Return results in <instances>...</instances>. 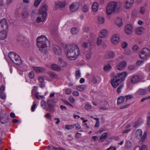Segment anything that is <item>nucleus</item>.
I'll use <instances>...</instances> for the list:
<instances>
[{
	"label": "nucleus",
	"instance_id": "nucleus-1",
	"mask_svg": "<svg viewBox=\"0 0 150 150\" xmlns=\"http://www.w3.org/2000/svg\"><path fill=\"white\" fill-rule=\"evenodd\" d=\"M68 49L66 51L67 57L70 60L76 59L80 54V51L78 45L75 44L68 45Z\"/></svg>",
	"mask_w": 150,
	"mask_h": 150
},
{
	"label": "nucleus",
	"instance_id": "nucleus-2",
	"mask_svg": "<svg viewBox=\"0 0 150 150\" xmlns=\"http://www.w3.org/2000/svg\"><path fill=\"white\" fill-rule=\"evenodd\" d=\"M37 45L39 50L43 53H46L50 45V42L46 37L42 35L37 38Z\"/></svg>",
	"mask_w": 150,
	"mask_h": 150
},
{
	"label": "nucleus",
	"instance_id": "nucleus-3",
	"mask_svg": "<svg viewBox=\"0 0 150 150\" xmlns=\"http://www.w3.org/2000/svg\"><path fill=\"white\" fill-rule=\"evenodd\" d=\"M127 74V73L125 71L119 73L117 75L112 74L111 76L113 78L111 79V83L113 87L116 88L122 81L125 80Z\"/></svg>",
	"mask_w": 150,
	"mask_h": 150
},
{
	"label": "nucleus",
	"instance_id": "nucleus-4",
	"mask_svg": "<svg viewBox=\"0 0 150 150\" xmlns=\"http://www.w3.org/2000/svg\"><path fill=\"white\" fill-rule=\"evenodd\" d=\"M121 6V4L120 3L112 2L109 3L106 7L107 14L109 15L113 13L115 11H120Z\"/></svg>",
	"mask_w": 150,
	"mask_h": 150
},
{
	"label": "nucleus",
	"instance_id": "nucleus-5",
	"mask_svg": "<svg viewBox=\"0 0 150 150\" xmlns=\"http://www.w3.org/2000/svg\"><path fill=\"white\" fill-rule=\"evenodd\" d=\"M8 27L5 19H2L0 22V40H3L6 38L7 32L6 30Z\"/></svg>",
	"mask_w": 150,
	"mask_h": 150
},
{
	"label": "nucleus",
	"instance_id": "nucleus-6",
	"mask_svg": "<svg viewBox=\"0 0 150 150\" xmlns=\"http://www.w3.org/2000/svg\"><path fill=\"white\" fill-rule=\"evenodd\" d=\"M8 57L15 64L20 65L22 61L20 57L13 52H11L9 53Z\"/></svg>",
	"mask_w": 150,
	"mask_h": 150
},
{
	"label": "nucleus",
	"instance_id": "nucleus-7",
	"mask_svg": "<svg viewBox=\"0 0 150 150\" xmlns=\"http://www.w3.org/2000/svg\"><path fill=\"white\" fill-rule=\"evenodd\" d=\"M140 57L144 60H146L150 57V50L146 47L144 48L139 54Z\"/></svg>",
	"mask_w": 150,
	"mask_h": 150
},
{
	"label": "nucleus",
	"instance_id": "nucleus-8",
	"mask_svg": "<svg viewBox=\"0 0 150 150\" xmlns=\"http://www.w3.org/2000/svg\"><path fill=\"white\" fill-rule=\"evenodd\" d=\"M8 115L4 110H3L0 114V121L3 124L8 123L9 121Z\"/></svg>",
	"mask_w": 150,
	"mask_h": 150
},
{
	"label": "nucleus",
	"instance_id": "nucleus-9",
	"mask_svg": "<svg viewBox=\"0 0 150 150\" xmlns=\"http://www.w3.org/2000/svg\"><path fill=\"white\" fill-rule=\"evenodd\" d=\"M51 102V100L47 101V107L46 109L47 111L53 112L55 111V109L54 108V105L50 103Z\"/></svg>",
	"mask_w": 150,
	"mask_h": 150
},
{
	"label": "nucleus",
	"instance_id": "nucleus-10",
	"mask_svg": "<svg viewBox=\"0 0 150 150\" xmlns=\"http://www.w3.org/2000/svg\"><path fill=\"white\" fill-rule=\"evenodd\" d=\"M126 33L128 35H130L133 32V28L131 24H129L126 25L125 28Z\"/></svg>",
	"mask_w": 150,
	"mask_h": 150
},
{
	"label": "nucleus",
	"instance_id": "nucleus-11",
	"mask_svg": "<svg viewBox=\"0 0 150 150\" xmlns=\"http://www.w3.org/2000/svg\"><path fill=\"white\" fill-rule=\"evenodd\" d=\"M79 7L78 3H73L70 5L69 7L70 11L72 12H74L77 10Z\"/></svg>",
	"mask_w": 150,
	"mask_h": 150
},
{
	"label": "nucleus",
	"instance_id": "nucleus-12",
	"mask_svg": "<svg viewBox=\"0 0 150 150\" xmlns=\"http://www.w3.org/2000/svg\"><path fill=\"white\" fill-rule=\"evenodd\" d=\"M53 51L54 53L57 55H60L62 54V50L59 46L54 45L53 47Z\"/></svg>",
	"mask_w": 150,
	"mask_h": 150
},
{
	"label": "nucleus",
	"instance_id": "nucleus-13",
	"mask_svg": "<svg viewBox=\"0 0 150 150\" xmlns=\"http://www.w3.org/2000/svg\"><path fill=\"white\" fill-rule=\"evenodd\" d=\"M127 63L125 61L121 62L117 66V69L119 70H121L123 69L126 66Z\"/></svg>",
	"mask_w": 150,
	"mask_h": 150
},
{
	"label": "nucleus",
	"instance_id": "nucleus-14",
	"mask_svg": "<svg viewBox=\"0 0 150 150\" xmlns=\"http://www.w3.org/2000/svg\"><path fill=\"white\" fill-rule=\"evenodd\" d=\"M120 40L119 37L117 34H114L112 37L111 38L112 42L114 44H118Z\"/></svg>",
	"mask_w": 150,
	"mask_h": 150
},
{
	"label": "nucleus",
	"instance_id": "nucleus-15",
	"mask_svg": "<svg viewBox=\"0 0 150 150\" xmlns=\"http://www.w3.org/2000/svg\"><path fill=\"white\" fill-rule=\"evenodd\" d=\"M47 6L46 4L44 5L40 9L39 12L40 14L43 15L45 14L46 16L47 14L46 11L47 10Z\"/></svg>",
	"mask_w": 150,
	"mask_h": 150
},
{
	"label": "nucleus",
	"instance_id": "nucleus-16",
	"mask_svg": "<svg viewBox=\"0 0 150 150\" xmlns=\"http://www.w3.org/2000/svg\"><path fill=\"white\" fill-rule=\"evenodd\" d=\"M115 56V54L112 51L107 52L105 54L104 57L106 59L113 58Z\"/></svg>",
	"mask_w": 150,
	"mask_h": 150
},
{
	"label": "nucleus",
	"instance_id": "nucleus-17",
	"mask_svg": "<svg viewBox=\"0 0 150 150\" xmlns=\"http://www.w3.org/2000/svg\"><path fill=\"white\" fill-rule=\"evenodd\" d=\"M140 79L139 76L137 75H134L132 76L131 79V82L133 83H136L138 82Z\"/></svg>",
	"mask_w": 150,
	"mask_h": 150
},
{
	"label": "nucleus",
	"instance_id": "nucleus-18",
	"mask_svg": "<svg viewBox=\"0 0 150 150\" xmlns=\"http://www.w3.org/2000/svg\"><path fill=\"white\" fill-rule=\"evenodd\" d=\"M134 3V0H127L125 6L127 8H129Z\"/></svg>",
	"mask_w": 150,
	"mask_h": 150
},
{
	"label": "nucleus",
	"instance_id": "nucleus-19",
	"mask_svg": "<svg viewBox=\"0 0 150 150\" xmlns=\"http://www.w3.org/2000/svg\"><path fill=\"white\" fill-rule=\"evenodd\" d=\"M144 29V28L142 27H137L135 29V33L137 35H140L142 34Z\"/></svg>",
	"mask_w": 150,
	"mask_h": 150
},
{
	"label": "nucleus",
	"instance_id": "nucleus-20",
	"mask_svg": "<svg viewBox=\"0 0 150 150\" xmlns=\"http://www.w3.org/2000/svg\"><path fill=\"white\" fill-rule=\"evenodd\" d=\"M142 134V130L140 129H137L136 132L135 133V137L137 139H139L141 137Z\"/></svg>",
	"mask_w": 150,
	"mask_h": 150
},
{
	"label": "nucleus",
	"instance_id": "nucleus-21",
	"mask_svg": "<svg viewBox=\"0 0 150 150\" xmlns=\"http://www.w3.org/2000/svg\"><path fill=\"white\" fill-rule=\"evenodd\" d=\"M58 64L59 66L62 67H65L67 66L66 62L64 61L63 59L61 58H59Z\"/></svg>",
	"mask_w": 150,
	"mask_h": 150
},
{
	"label": "nucleus",
	"instance_id": "nucleus-22",
	"mask_svg": "<svg viewBox=\"0 0 150 150\" xmlns=\"http://www.w3.org/2000/svg\"><path fill=\"white\" fill-rule=\"evenodd\" d=\"M107 133L105 132L103 133L102 135L100 137V139L99 140V142H104L107 137Z\"/></svg>",
	"mask_w": 150,
	"mask_h": 150
},
{
	"label": "nucleus",
	"instance_id": "nucleus-23",
	"mask_svg": "<svg viewBox=\"0 0 150 150\" xmlns=\"http://www.w3.org/2000/svg\"><path fill=\"white\" fill-rule=\"evenodd\" d=\"M34 70L38 72H43L46 71L45 69L39 67H34Z\"/></svg>",
	"mask_w": 150,
	"mask_h": 150
},
{
	"label": "nucleus",
	"instance_id": "nucleus-24",
	"mask_svg": "<svg viewBox=\"0 0 150 150\" xmlns=\"http://www.w3.org/2000/svg\"><path fill=\"white\" fill-rule=\"evenodd\" d=\"M98 4L97 2L94 3L92 5V8L93 11L94 12H96L98 9Z\"/></svg>",
	"mask_w": 150,
	"mask_h": 150
},
{
	"label": "nucleus",
	"instance_id": "nucleus-25",
	"mask_svg": "<svg viewBox=\"0 0 150 150\" xmlns=\"http://www.w3.org/2000/svg\"><path fill=\"white\" fill-rule=\"evenodd\" d=\"M43 18H41V17H38L36 19V22L38 23L43 22L45 19L46 16L45 14L42 15Z\"/></svg>",
	"mask_w": 150,
	"mask_h": 150
},
{
	"label": "nucleus",
	"instance_id": "nucleus-26",
	"mask_svg": "<svg viewBox=\"0 0 150 150\" xmlns=\"http://www.w3.org/2000/svg\"><path fill=\"white\" fill-rule=\"evenodd\" d=\"M146 91L145 89L140 88L139 89L137 93L139 95H144L146 93Z\"/></svg>",
	"mask_w": 150,
	"mask_h": 150
},
{
	"label": "nucleus",
	"instance_id": "nucleus-27",
	"mask_svg": "<svg viewBox=\"0 0 150 150\" xmlns=\"http://www.w3.org/2000/svg\"><path fill=\"white\" fill-rule=\"evenodd\" d=\"M125 97L124 96H120L118 98L117 100V103L118 105H120L124 101Z\"/></svg>",
	"mask_w": 150,
	"mask_h": 150
},
{
	"label": "nucleus",
	"instance_id": "nucleus-28",
	"mask_svg": "<svg viewBox=\"0 0 150 150\" xmlns=\"http://www.w3.org/2000/svg\"><path fill=\"white\" fill-rule=\"evenodd\" d=\"M86 88V86L84 85H81L77 86L76 89L79 91H82L85 90Z\"/></svg>",
	"mask_w": 150,
	"mask_h": 150
},
{
	"label": "nucleus",
	"instance_id": "nucleus-29",
	"mask_svg": "<svg viewBox=\"0 0 150 150\" xmlns=\"http://www.w3.org/2000/svg\"><path fill=\"white\" fill-rule=\"evenodd\" d=\"M51 68L53 70L57 71H59L60 70V67L57 64H54L51 65Z\"/></svg>",
	"mask_w": 150,
	"mask_h": 150
},
{
	"label": "nucleus",
	"instance_id": "nucleus-30",
	"mask_svg": "<svg viewBox=\"0 0 150 150\" xmlns=\"http://www.w3.org/2000/svg\"><path fill=\"white\" fill-rule=\"evenodd\" d=\"M107 34V31L105 30H101L100 34V36L104 38L105 37Z\"/></svg>",
	"mask_w": 150,
	"mask_h": 150
},
{
	"label": "nucleus",
	"instance_id": "nucleus-31",
	"mask_svg": "<svg viewBox=\"0 0 150 150\" xmlns=\"http://www.w3.org/2000/svg\"><path fill=\"white\" fill-rule=\"evenodd\" d=\"M146 146L145 145L142 146L141 147L139 146H136L135 147L134 150H146Z\"/></svg>",
	"mask_w": 150,
	"mask_h": 150
},
{
	"label": "nucleus",
	"instance_id": "nucleus-32",
	"mask_svg": "<svg viewBox=\"0 0 150 150\" xmlns=\"http://www.w3.org/2000/svg\"><path fill=\"white\" fill-rule=\"evenodd\" d=\"M89 9V6L86 4L83 5L82 7V11L84 13L87 12L88 11Z\"/></svg>",
	"mask_w": 150,
	"mask_h": 150
},
{
	"label": "nucleus",
	"instance_id": "nucleus-33",
	"mask_svg": "<svg viewBox=\"0 0 150 150\" xmlns=\"http://www.w3.org/2000/svg\"><path fill=\"white\" fill-rule=\"evenodd\" d=\"M105 21L104 18L102 16H99L98 18V23L99 24H103Z\"/></svg>",
	"mask_w": 150,
	"mask_h": 150
},
{
	"label": "nucleus",
	"instance_id": "nucleus-34",
	"mask_svg": "<svg viewBox=\"0 0 150 150\" xmlns=\"http://www.w3.org/2000/svg\"><path fill=\"white\" fill-rule=\"evenodd\" d=\"M48 75L52 79H56L57 77V75L54 73L51 72L49 71L48 73Z\"/></svg>",
	"mask_w": 150,
	"mask_h": 150
},
{
	"label": "nucleus",
	"instance_id": "nucleus-35",
	"mask_svg": "<svg viewBox=\"0 0 150 150\" xmlns=\"http://www.w3.org/2000/svg\"><path fill=\"white\" fill-rule=\"evenodd\" d=\"M116 23L117 26L119 27L122 26L123 25L122 19L120 18L117 19L116 21Z\"/></svg>",
	"mask_w": 150,
	"mask_h": 150
},
{
	"label": "nucleus",
	"instance_id": "nucleus-36",
	"mask_svg": "<svg viewBox=\"0 0 150 150\" xmlns=\"http://www.w3.org/2000/svg\"><path fill=\"white\" fill-rule=\"evenodd\" d=\"M71 32L73 35H76L78 34V30L75 28H72L71 30Z\"/></svg>",
	"mask_w": 150,
	"mask_h": 150
},
{
	"label": "nucleus",
	"instance_id": "nucleus-37",
	"mask_svg": "<svg viewBox=\"0 0 150 150\" xmlns=\"http://www.w3.org/2000/svg\"><path fill=\"white\" fill-rule=\"evenodd\" d=\"M111 68V67L110 65L109 64L105 65L104 68V70L107 71H109Z\"/></svg>",
	"mask_w": 150,
	"mask_h": 150
},
{
	"label": "nucleus",
	"instance_id": "nucleus-38",
	"mask_svg": "<svg viewBox=\"0 0 150 150\" xmlns=\"http://www.w3.org/2000/svg\"><path fill=\"white\" fill-rule=\"evenodd\" d=\"M146 134H147L146 132V131H145L143 135L142 136V137L140 139V141L142 142H143L145 140V139L146 137Z\"/></svg>",
	"mask_w": 150,
	"mask_h": 150
},
{
	"label": "nucleus",
	"instance_id": "nucleus-39",
	"mask_svg": "<svg viewBox=\"0 0 150 150\" xmlns=\"http://www.w3.org/2000/svg\"><path fill=\"white\" fill-rule=\"evenodd\" d=\"M39 93L38 92L36 93L35 94V97L36 98H37L38 99H43L44 98V96H41L39 95Z\"/></svg>",
	"mask_w": 150,
	"mask_h": 150
},
{
	"label": "nucleus",
	"instance_id": "nucleus-40",
	"mask_svg": "<svg viewBox=\"0 0 150 150\" xmlns=\"http://www.w3.org/2000/svg\"><path fill=\"white\" fill-rule=\"evenodd\" d=\"M140 125V121L139 120H137L134 123L133 127L134 128H137Z\"/></svg>",
	"mask_w": 150,
	"mask_h": 150
},
{
	"label": "nucleus",
	"instance_id": "nucleus-41",
	"mask_svg": "<svg viewBox=\"0 0 150 150\" xmlns=\"http://www.w3.org/2000/svg\"><path fill=\"white\" fill-rule=\"evenodd\" d=\"M41 1V0H35L34 4V6L36 7H38Z\"/></svg>",
	"mask_w": 150,
	"mask_h": 150
},
{
	"label": "nucleus",
	"instance_id": "nucleus-42",
	"mask_svg": "<svg viewBox=\"0 0 150 150\" xmlns=\"http://www.w3.org/2000/svg\"><path fill=\"white\" fill-rule=\"evenodd\" d=\"M41 106L43 107L44 109H45L46 107L47 103L45 102L43 100L41 102Z\"/></svg>",
	"mask_w": 150,
	"mask_h": 150
},
{
	"label": "nucleus",
	"instance_id": "nucleus-43",
	"mask_svg": "<svg viewBox=\"0 0 150 150\" xmlns=\"http://www.w3.org/2000/svg\"><path fill=\"white\" fill-rule=\"evenodd\" d=\"M147 122L148 127H150V112L147 115Z\"/></svg>",
	"mask_w": 150,
	"mask_h": 150
},
{
	"label": "nucleus",
	"instance_id": "nucleus-44",
	"mask_svg": "<svg viewBox=\"0 0 150 150\" xmlns=\"http://www.w3.org/2000/svg\"><path fill=\"white\" fill-rule=\"evenodd\" d=\"M124 86L123 84H121L118 88L117 90V92L118 93H120L121 91V90Z\"/></svg>",
	"mask_w": 150,
	"mask_h": 150
},
{
	"label": "nucleus",
	"instance_id": "nucleus-45",
	"mask_svg": "<svg viewBox=\"0 0 150 150\" xmlns=\"http://www.w3.org/2000/svg\"><path fill=\"white\" fill-rule=\"evenodd\" d=\"M74 127V125H69L66 126L65 128L66 129L69 130L73 128Z\"/></svg>",
	"mask_w": 150,
	"mask_h": 150
},
{
	"label": "nucleus",
	"instance_id": "nucleus-46",
	"mask_svg": "<svg viewBox=\"0 0 150 150\" xmlns=\"http://www.w3.org/2000/svg\"><path fill=\"white\" fill-rule=\"evenodd\" d=\"M75 75L77 79L79 78L81 76L79 70H76L75 71Z\"/></svg>",
	"mask_w": 150,
	"mask_h": 150
},
{
	"label": "nucleus",
	"instance_id": "nucleus-47",
	"mask_svg": "<svg viewBox=\"0 0 150 150\" xmlns=\"http://www.w3.org/2000/svg\"><path fill=\"white\" fill-rule=\"evenodd\" d=\"M102 38H103L100 36V37L98 39L97 43L98 45H100L101 44L102 42Z\"/></svg>",
	"mask_w": 150,
	"mask_h": 150
},
{
	"label": "nucleus",
	"instance_id": "nucleus-48",
	"mask_svg": "<svg viewBox=\"0 0 150 150\" xmlns=\"http://www.w3.org/2000/svg\"><path fill=\"white\" fill-rule=\"evenodd\" d=\"M50 100H51V102H50V103L52 104H53V103H57L58 101V100L57 99H55V98H54L52 99H49L47 101H50Z\"/></svg>",
	"mask_w": 150,
	"mask_h": 150
},
{
	"label": "nucleus",
	"instance_id": "nucleus-49",
	"mask_svg": "<svg viewBox=\"0 0 150 150\" xmlns=\"http://www.w3.org/2000/svg\"><path fill=\"white\" fill-rule=\"evenodd\" d=\"M85 109L87 110H89L91 109L92 107L91 105L89 104H86L85 106Z\"/></svg>",
	"mask_w": 150,
	"mask_h": 150
},
{
	"label": "nucleus",
	"instance_id": "nucleus-50",
	"mask_svg": "<svg viewBox=\"0 0 150 150\" xmlns=\"http://www.w3.org/2000/svg\"><path fill=\"white\" fill-rule=\"evenodd\" d=\"M23 18H25L28 16V14L27 12H23L21 14Z\"/></svg>",
	"mask_w": 150,
	"mask_h": 150
},
{
	"label": "nucleus",
	"instance_id": "nucleus-51",
	"mask_svg": "<svg viewBox=\"0 0 150 150\" xmlns=\"http://www.w3.org/2000/svg\"><path fill=\"white\" fill-rule=\"evenodd\" d=\"M126 100H129L133 98V96L131 95L126 96L125 97Z\"/></svg>",
	"mask_w": 150,
	"mask_h": 150
},
{
	"label": "nucleus",
	"instance_id": "nucleus-52",
	"mask_svg": "<svg viewBox=\"0 0 150 150\" xmlns=\"http://www.w3.org/2000/svg\"><path fill=\"white\" fill-rule=\"evenodd\" d=\"M60 5L59 8L60 10H62L63 8H64L66 5L65 2H63L61 4H59Z\"/></svg>",
	"mask_w": 150,
	"mask_h": 150
},
{
	"label": "nucleus",
	"instance_id": "nucleus-53",
	"mask_svg": "<svg viewBox=\"0 0 150 150\" xmlns=\"http://www.w3.org/2000/svg\"><path fill=\"white\" fill-rule=\"evenodd\" d=\"M132 146L131 143L129 142H127L125 146L128 148H130Z\"/></svg>",
	"mask_w": 150,
	"mask_h": 150
},
{
	"label": "nucleus",
	"instance_id": "nucleus-54",
	"mask_svg": "<svg viewBox=\"0 0 150 150\" xmlns=\"http://www.w3.org/2000/svg\"><path fill=\"white\" fill-rule=\"evenodd\" d=\"M139 49L138 46L137 45H135L133 47V50L135 52H137L138 51Z\"/></svg>",
	"mask_w": 150,
	"mask_h": 150
},
{
	"label": "nucleus",
	"instance_id": "nucleus-55",
	"mask_svg": "<svg viewBox=\"0 0 150 150\" xmlns=\"http://www.w3.org/2000/svg\"><path fill=\"white\" fill-rule=\"evenodd\" d=\"M38 79L40 83H43L44 81V78L43 76H40L39 77Z\"/></svg>",
	"mask_w": 150,
	"mask_h": 150
},
{
	"label": "nucleus",
	"instance_id": "nucleus-56",
	"mask_svg": "<svg viewBox=\"0 0 150 150\" xmlns=\"http://www.w3.org/2000/svg\"><path fill=\"white\" fill-rule=\"evenodd\" d=\"M145 12V8L144 7H142L140 10V13L142 14H144Z\"/></svg>",
	"mask_w": 150,
	"mask_h": 150
},
{
	"label": "nucleus",
	"instance_id": "nucleus-57",
	"mask_svg": "<svg viewBox=\"0 0 150 150\" xmlns=\"http://www.w3.org/2000/svg\"><path fill=\"white\" fill-rule=\"evenodd\" d=\"M29 77L31 79H33L34 77V74L33 71L30 72L29 74Z\"/></svg>",
	"mask_w": 150,
	"mask_h": 150
},
{
	"label": "nucleus",
	"instance_id": "nucleus-58",
	"mask_svg": "<svg viewBox=\"0 0 150 150\" xmlns=\"http://www.w3.org/2000/svg\"><path fill=\"white\" fill-rule=\"evenodd\" d=\"M130 53V50L129 49L125 50V54L126 55H128Z\"/></svg>",
	"mask_w": 150,
	"mask_h": 150
},
{
	"label": "nucleus",
	"instance_id": "nucleus-59",
	"mask_svg": "<svg viewBox=\"0 0 150 150\" xmlns=\"http://www.w3.org/2000/svg\"><path fill=\"white\" fill-rule=\"evenodd\" d=\"M71 90L69 88H68L66 89L65 91V93L67 94H69L71 93Z\"/></svg>",
	"mask_w": 150,
	"mask_h": 150
},
{
	"label": "nucleus",
	"instance_id": "nucleus-60",
	"mask_svg": "<svg viewBox=\"0 0 150 150\" xmlns=\"http://www.w3.org/2000/svg\"><path fill=\"white\" fill-rule=\"evenodd\" d=\"M69 100L70 102L73 103L75 101L74 98L71 96H70L69 98Z\"/></svg>",
	"mask_w": 150,
	"mask_h": 150
},
{
	"label": "nucleus",
	"instance_id": "nucleus-61",
	"mask_svg": "<svg viewBox=\"0 0 150 150\" xmlns=\"http://www.w3.org/2000/svg\"><path fill=\"white\" fill-rule=\"evenodd\" d=\"M0 98L2 99H4L5 98V95L3 93H0Z\"/></svg>",
	"mask_w": 150,
	"mask_h": 150
},
{
	"label": "nucleus",
	"instance_id": "nucleus-62",
	"mask_svg": "<svg viewBox=\"0 0 150 150\" xmlns=\"http://www.w3.org/2000/svg\"><path fill=\"white\" fill-rule=\"evenodd\" d=\"M91 54L90 52H89L87 53L86 54V59H90L91 57Z\"/></svg>",
	"mask_w": 150,
	"mask_h": 150
},
{
	"label": "nucleus",
	"instance_id": "nucleus-63",
	"mask_svg": "<svg viewBox=\"0 0 150 150\" xmlns=\"http://www.w3.org/2000/svg\"><path fill=\"white\" fill-rule=\"evenodd\" d=\"M127 43L125 42H122L121 45L122 47L123 48H126L127 46Z\"/></svg>",
	"mask_w": 150,
	"mask_h": 150
},
{
	"label": "nucleus",
	"instance_id": "nucleus-64",
	"mask_svg": "<svg viewBox=\"0 0 150 150\" xmlns=\"http://www.w3.org/2000/svg\"><path fill=\"white\" fill-rule=\"evenodd\" d=\"M92 81L94 83H96L97 82V79L94 76L92 78Z\"/></svg>",
	"mask_w": 150,
	"mask_h": 150
}]
</instances>
